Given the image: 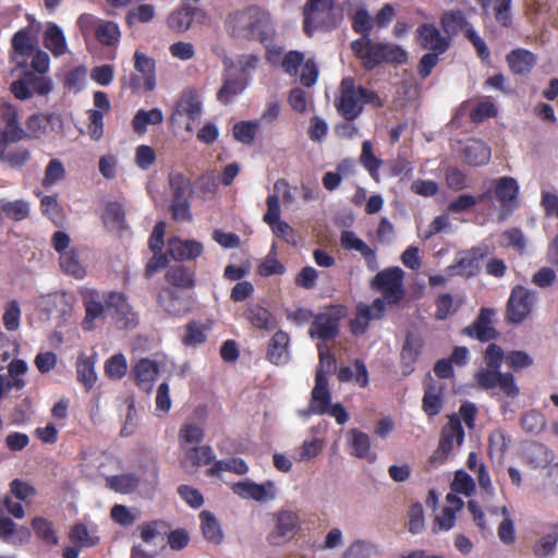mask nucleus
Returning a JSON list of instances; mask_svg holds the SVG:
<instances>
[{"label":"nucleus","mask_w":558,"mask_h":558,"mask_svg":"<svg viewBox=\"0 0 558 558\" xmlns=\"http://www.w3.org/2000/svg\"><path fill=\"white\" fill-rule=\"evenodd\" d=\"M225 28L236 40L257 41L262 45L274 41L276 36L271 14L256 4L230 12L225 21Z\"/></svg>","instance_id":"obj_1"},{"label":"nucleus","mask_w":558,"mask_h":558,"mask_svg":"<svg viewBox=\"0 0 558 558\" xmlns=\"http://www.w3.org/2000/svg\"><path fill=\"white\" fill-rule=\"evenodd\" d=\"M26 140V131L19 121V110L10 102L0 105V162L20 169L32 158L31 150L19 142Z\"/></svg>","instance_id":"obj_2"},{"label":"nucleus","mask_w":558,"mask_h":558,"mask_svg":"<svg viewBox=\"0 0 558 558\" xmlns=\"http://www.w3.org/2000/svg\"><path fill=\"white\" fill-rule=\"evenodd\" d=\"M366 104H372L377 108L384 106L376 92L356 85L353 77H344L340 83V96L335 100L339 116L347 121H355Z\"/></svg>","instance_id":"obj_3"},{"label":"nucleus","mask_w":558,"mask_h":558,"mask_svg":"<svg viewBox=\"0 0 558 558\" xmlns=\"http://www.w3.org/2000/svg\"><path fill=\"white\" fill-rule=\"evenodd\" d=\"M367 70H373L381 63L404 64L408 62V52L399 45L392 43L369 41L367 47L354 52Z\"/></svg>","instance_id":"obj_4"},{"label":"nucleus","mask_w":558,"mask_h":558,"mask_svg":"<svg viewBox=\"0 0 558 558\" xmlns=\"http://www.w3.org/2000/svg\"><path fill=\"white\" fill-rule=\"evenodd\" d=\"M335 0H306L303 8V29L312 36L318 28L337 27L333 19Z\"/></svg>","instance_id":"obj_5"},{"label":"nucleus","mask_w":558,"mask_h":558,"mask_svg":"<svg viewBox=\"0 0 558 558\" xmlns=\"http://www.w3.org/2000/svg\"><path fill=\"white\" fill-rule=\"evenodd\" d=\"M403 278L404 271L400 267H388L376 274L372 279L371 287L374 291L381 293L388 305H397L405 296Z\"/></svg>","instance_id":"obj_6"},{"label":"nucleus","mask_w":558,"mask_h":558,"mask_svg":"<svg viewBox=\"0 0 558 558\" xmlns=\"http://www.w3.org/2000/svg\"><path fill=\"white\" fill-rule=\"evenodd\" d=\"M52 87L50 77L33 71H25L19 80L11 84L10 89L15 98L26 100L34 95L47 96Z\"/></svg>","instance_id":"obj_7"},{"label":"nucleus","mask_w":558,"mask_h":558,"mask_svg":"<svg viewBox=\"0 0 558 558\" xmlns=\"http://www.w3.org/2000/svg\"><path fill=\"white\" fill-rule=\"evenodd\" d=\"M536 294L523 286L512 288L506 306V318L511 324L523 323L531 314Z\"/></svg>","instance_id":"obj_8"},{"label":"nucleus","mask_w":558,"mask_h":558,"mask_svg":"<svg viewBox=\"0 0 558 558\" xmlns=\"http://www.w3.org/2000/svg\"><path fill=\"white\" fill-rule=\"evenodd\" d=\"M134 69L138 74H131L129 88L132 93L141 90L151 92L156 87V61L154 58L136 50L134 53Z\"/></svg>","instance_id":"obj_9"},{"label":"nucleus","mask_w":558,"mask_h":558,"mask_svg":"<svg viewBox=\"0 0 558 558\" xmlns=\"http://www.w3.org/2000/svg\"><path fill=\"white\" fill-rule=\"evenodd\" d=\"M477 386L483 390H490L498 387L501 392L509 397L515 398L520 393V388L514 381L511 373H501L495 368H482L474 375Z\"/></svg>","instance_id":"obj_10"},{"label":"nucleus","mask_w":558,"mask_h":558,"mask_svg":"<svg viewBox=\"0 0 558 558\" xmlns=\"http://www.w3.org/2000/svg\"><path fill=\"white\" fill-rule=\"evenodd\" d=\"M341 318L342 314L335 306L327 312L316 314L308 329L310 337L322 341L336 339L340 333Z\"/></svg>","instance_id":"obj_11"},{"label":"nucleus","mask_w":558,"mask_h":558,"mask_svg":"<svg viewBox=\"0 0 558 558\" xmlns=\"http://www.w3.org/2000/svg\"><path fill=\"white\" fill-rule=\"evenodd\" d=\"M106 304L112 311L111 317L121 329H133L138 325V315L126 300L124 293L110 291L106 293Z\"/></svg>","instance_id":"obj_12"},{"label":"nucleus","mask_w":558,"mask_h":558,"mask_svg":"<svg viewBox=\"0 0 558 558\" xmlns=\"http://www.w3.org/2000/svg\"><path fill=\"white\" fill-rule=\"evenodd\" d=\"M80 295L85 308L82 328L85 331H92L95 328V320L102 318L106 310H108L106 293H100L96 289L85 288L80 291Z\"/></svg>","instance_id":"obj_13"},{"label":"nucleus","mask_w":558,"mask_h":558,"mask_svg":"<svg viewBox=\"0 0 558 558\" xmlns=\"http://www.w3.org/2000/svg\"><path fill=\"white\" fill-rule=\"evenodd\" d=\"M275 527L268 541L272 545H280L291 539L300 529V517L291 510H279L274 514Z\"/></svg>","instance_id":"obj_14"},{"label":"nucleus","mask_w":558,"mask_h":558,"mask_svg":"<svg viewBox=\"0 0 558 558\" xmlns=\"http://www.w3.org/2000/svg\"><path fill=\"white\" fill-rule=\"evenodd\" d=\"M495 311L489 307H482L476 319L463 329V333L477 339L481 342H488L498 338L499 332L493 326Z\"/></svg>","instance_id":"obj_15"},{"label":"nucleus","mask_w":558,"mask_h":558,"mask_svg":"<svg viewBox=\"0 0 558 558\" xmlns=\"http://www.w3.org/2000/svg\"><path fill=\"white\" fill-rule=\"evenodd\" d=\"M494 195L500 203L501 210L506 215L511 214L517 207L519 184L512 177H501L493 181Z\"/></svg>","instance_id":"obj_16"},{"label":"nucleus","mask_w":558,"mask_h":558,"mask_svg":"<svg viewBox=\"0 0 558 558\" xmlns=\"http://www.w3.org/2000/svg\"><path fill=\"white\" fill-rule=\"evenodd\" d=\"M416 34L420 46L432 52L442 54L450 46L449 40L441 35L440 31L434 24H421L416 29Z\"/></svg>","instance_id":"obj_17"},{"label":"nucleus","mask_w":558,"mask_h":558,"mask_svg":"<svg viewBox=\"0 0 558 558\" xmlns=\"http://www.w3.org/2000/svg\"><path fill=\"white\" fill-rule=\"evenodd\" d=\"M374 27V19L369 15L365 8H360L352 16V29L360 34L361 37L351 43V49L354 52H360L361 49L369 45L371 33Z\"/></svg>","instance_id":"obj_18"},{"label":"nucleus","mask_w":558,"mask_h":558,"mask_svg":"<svg viewBox=\"0 0 558 558\" xmlns=\"http://www.w3.org/2000/svg\"><path fill=\"white\" fill-rule=\"evenodd\" d=\"M205 17L202 9L192 4L182 3L181 8L174 10L167 19L168 26L178 33L187 31L194 21Z\"/></svg>","instance_id":"obj_19"},{"label":"nucleus","mask_w":558,"mask_h":558,"mask_svg":"<svg viewBox=\"0 0 558 558\" xmlns=\"http://www.w3.org/2000/svg\"><path fill=\"white\" fill-rule=\"evenodd\" d=\"M340 244L342 248L347 251L359 252L363 256L369 270L374 271L378 268L376 251L372 248L367 243H365L362 239H360L353 231H341Z\"/></svg>","instance_id":"obj_20"},{"label":"nucleus","mask_w":558,"mask_h":558,"mask_svg":"<svg viewBox=\"0 0 558 558\" xmlns=\"http://www.w3.org/2000/svg\"><path fill=\"white\" fill-rule=\"evenodd\" d=\"M424 347V341L418 333L407 332L401 349V366L404 376L410 375L414 371V364L418 360Z\"/></svg>","instance_id":"obj_21"},{"label":"nucleus","mask_w":558,"mask_h":558,"mask_svg":"<svg viewBox=\"0 0 558 558\" xmlns=\"http://www.w3.org/2000/svg\"><path fill=\"white\" fill-rule=\"evenodd\" d=\"M232 492L242 498H250L256 501L275 498V485L272 482L265 484H257L251 481L238 482L233 484Z\"/></svg>","instance_id":"obj_22"},{"label":"nucleus","mask_w":558,"mask_h":558,"mask_svg":"<svg viewBox=\"0 0 558 558\" xmlns=\"http://www.w3.org/2000/svg\"><path fill=\"white\" fill-rule=\"evenodd\" d=\"M331 401V393L328 388V378L323 372H316L315 386L312 390L310 412L318 415L326 414Z\"/></svg>","instance_id":"obj_23"},{"label":"nucleus","mask_w":558,"mask_h":558,"mask_svg":"<svg viewBox=\"0 0 558 558\" xmlns=\"http://www.w3.org/2000/svg\"><path fill=\"white\" fill-rule=\"evenodd\" d=\"M243 317L256 329L272 330L278 326L276 316L258 303H248Z\"/></svg>","instance_id":"obj_24"},{"label":"nucleus","mask_w":558,"mask_h":558,"mask_svg":"<svg viewBox=\"0 0 558 558\" xmlns=\"http://www.w3.org/2000/svg\"><path fill=\"white\" fill-rule=\"evenodd\" d=\"M169 254L174 260H191L203 254L204 246L195 240L169 239Z\"/></svg>","instance_id":"obj_25"},{"label":"nucleus","mask_w":558,"mask_h":558,"mask_svg":"<svg viewBox=\"0 0 558 558\" xmlns=\"http://www.w3.org/2000/svg\"><path fill=\"white\" fill-rule=\"evenodd\" d=\"M158 373L159 368L156 362L147 357L141 359L132 369L136 386L145 392H149L153 389V383Z\"/></svg>","instance_id":"obj_26"},{"label":"nucleus","mask_w":558,"mask_h":558,"mask_svg":"<svg viewBox=\"0 0 558 558\" xmlns=\"http://www.w3.org/2000/svg\"><path fill=\"white\" fill-rule=\"evenodd\" d=\"M201 113L202 102L197 92L194 88L184 89L175 104L173 116H186L194 121L201 117Z\"/></svg>","instance_id":"obj_27"},{"label":"nucleus","mask_w":558,"mask_h":558,"mask_svg":"<svg viewBox=\"0 0 558 558\" xmlns=\"http://www.w3.org/2000/svg\"><path fill=\"white\" fill-rule=\"evenodd\" d=\"M289 342L290 337L286 331L275 332L268 342L267 360L275 365L287 363L289 360Z\"/></svg>","instance_id":"obj_28"},{"label":"nucleus","mask_w":558,"mask_h":558,"mask_svg":"<svg viewBox=\"0 0 558 558\" xmlns=\"http://www.w3.org/2000/svg\"><path fill=\"white\" fill-rule=\"evenodd\" d=\"M43 44L56 58L65 54L68 51L64 33L62 28L53 22L47 24L44 32Z\"/></svg>","instance_id":"obj_29"},{"label":"nucleus","mask_w":558,"mask_h":558,"mask_svg":"<svg viewBox=\"0 0 558 558\" xmlns=\"http://www.w3.org/2000/svg\"><path fill=\"white\" fill-rule=\"evenodd\" d=\"M464 440V429L461 420L457 414L448 417V423L442 427L440 433L439 444L442 448L453 450V444L461 446Z\"/></svg>","instance_id":"obj_30"},{"label":"nucleus","mask_w":558,"mask_h":558,"mask_svg":"<svg viewBox=\"0 0 558 558\" xmlns=\"http://www.w3.org/2000/svg\"><path fill=\"white\" fill-rule=\"evenodd\" d=\"M507 62L514 74L525 75L536 64V56L527 49L517 48L507 54Z\"/></svg>","instance_id":"obj_31"},{"label":"nucleus","mask_w":558,"mask_h":558,"mask_svg":"<svg viewBox=\"0 0 558 558\" xmlns=\"http://www.w3.org/2000/svg\"><path fill=\"white\" fill-rule=\"evenodd\" d=\"M511 2L512 0H478L485 11L492 9L495 21L505 28H510L513 23Z\"/></svg>","instance_id":"obj_32"},{"label":"nucleus","mask_w":558,"mask_h":558,"mask_svg":"<svg viewBox=\"0 0 558 558\" xmlns=\"http://www.w3.org/2000/svg\"><path fill=\"white\" fill-rule=\"evenodd\" d=\"M166 281L172 287L190 290L195 287V272L183 265H174L168 268L165 275Z\"/></svg>","instance_id":"obj_33"},{"label":"nucleus","mask_w":558,"mask_h":558,"mask_svg":"<svg viewBox=\"0 0 558 558\" xmlns=\"http://www.w3.org/2000/svg\"><path fill=\"white\" fill-rule=\"evenodd\" d=\"M485 257V252L480 247H473L462 256L453 266L457 274L464 277L477 275L481 268V262Z\"/></svg>","instance_id":"obj_34"},{"label":"nucleus","mask_w":558,"mask_h":558,"mask_svg":"<svg viewBox=\"0 0 558 558\" xmlns=\"http://www.w3.org/2000/svg\"><path fill=\"white\" fill-rule=\"evenodd\" d=\"M490 156L489 146L481 140L471 141L463 149L465 162L473 167L488 163Z\"/></svg>","instance_id":"obj_35"},{"label":"nucleus","mask_w":558,"mask_h":558,"mask_svg":"<svg viewBox=\"0 0 558 558\" xmlns=\"http://www.w3.org/2000/svg\"><path fill=\"white\" fill-rule=\"evenodd\" d=\"M444 407V386L427 385L425 387L422 409L429 417L438 415Z\"/></svg>","instance_id":"obj_36"},{"label":"nucleus","mask_w":558,"mask_h":558,"mask_svg":"<svg viewBox=\"0 0 558 558\" xmlns=\"http://www.w3.org/2000/svg\"><path fill=\"white\" fill-rule=\"evenodd\" d=\"M350 436L352 456L365 459L368 462H374L377 459V454L371 450V438L366 433L353 428L350 430Z\"/></svg>","instance_id":"obj_37"},{"label":"nucleus","mask_w":558,"mask_h":558,"mask_svg":"<svg viewBox=\"0 0 558 558\" xmlns=\"http://www.w3.org/2000/svg\"><path fill=\"white\" fill-rule=\"evenodd\" d=\"M214 459L215 452L210 446H194L185 451L182 465L198 468L211 463Z\"/></svg>","instance_id":"obj_38"},{"label":"nucleus","mask_w":558,"mask_h":558,"mask_svg":"<svg viewBox=\"0 0 558 558\" xmlns=\"http://www.w3.org/2000/svg\"><path fill=\"white\" fill-rule=\"evenodd\" d=\"M172 201H190L193 194L191 180L181 172L169 174Z\"/></svg>","instance_id":"obj_39"},{"label":"nucleus","mask_w":558,"mask_h":558,"mask_svg":"<svg viewBox=\"0 0 558 558\" xmlns=\"http://www.w3.org/2000/svg\"><path fill=\"white\" fill-rule=\"evenodd\" d=\"M102 220L106 226L119 231H122L128 227L124 207L119 202H109L106 205Z\"/></svg>","instance_id":"obj_40"},{"label":"nucleus","mask_w":558,"mask_h":558,"mask_svg":"<svg viewBox=\"0 0 558 558\" xmlns=\"http://www.w3.org/2000/svg\"><path fill=\"white\" fill-rule=\"evenodd\" d=\"M95 37L102 46L114 47L121 38L119 25L112 21L101 22L95 28Z\"/></svg>","instance_id":"obj_41"},{"label":"nucleus","mask_w":558,"mask_h":558,"mask_svg":"<svg viewBox=\"0 0 558 558\" xmlns=\"http://www.w3.org/2000/svg\"><path fill=\"white\" fill-rule=\"evenodd\" d=\"M199 518L204 537L213 544H220L222 542L223 534L215 515L209 511H202Z\"/></svg>","instance_id":"obj_42"},{"label":"nucleus","mask_w":558,"mask_h":558,"mask_svg":"<svg viewBox=\"0 0 558 558\" xmlns=\"http://www.w3.org/2000/svg\"><path fill=\"white\" fill-rule=\"evenodd\" d=\"M162 120V112L158 108H154L148 111L140 109L132 120V126L135 133L144 134L149 124H160Z\"/></svg>","instance_id":"obj_43"},{"label":"nucleus","mask_w":558,"mask_h":558,"mask_svg":"<svg viewBox=\"0 0 558 558\" xmlns=\"http://www.w3.org/2000/svg\"><path fill=\"white\" fill-rule=\"evenodd\" d=\"M140 480L136 475L128 473L106 477V485L116 493L129 494L138 487Z\"/></svg>","instance_id":"obj_44"},{"label":"nucleus","mask_w":558,"mask_h":558,"mask_svg":"<svg viewBox=\"0 0 558 558\" xmlns=\"http://www.w3.org/2000/svg\"><path fill=\"white\" fill-rule=\"evenodd\" d=\"M246 85V81H242L240 77H225L222 86L217 93L218 101L223 105L229 104L235 96L244 90Z\"/></svg>","instance_id":"obj_45"},{"label":"nucleus","mask_w":558,"mask_h":558,"mask_svg":"<svg viewBox=\"0 0 558 558\" xmlns=\"http://www.w3.org/2000/svg\"><path fill=\"white\" fill-rule=\"evenodd\" d=\"M435 304V319L446 320L449 316L453 315L460 308L462 300H454V298L450 293H441L437 296Z\"/></svg>","instance_id":"obj_46"},{"label":"nucleus","mask_w":558,"mask_h":558,"mask_svg":"<svg viewBox=\"0 0 558 558\" xmlns=\"http://www.w3.org/2000/svg\"><path fill=\"white\" fill-rule=\"evenodd\" d=\"M32 527L38 538L47 545H57L59 537L53 527V523L46 518L36 517L32 521Z\"/></svg>","instance_id":"obj_47"},{"label":"nucleus","mask_w":558,"mask_h":558,"mask_svg":"<svg viewBox=\"0 0 558 558\" xmlns=\"http://www.w3.org/2000/svg\"><path fill=\"white\" fill-rule=\"evenodd\" d=\"M222 471H229L239 475H243L247 473L248 466L245 461L240 458L219 460L216 461L210 469H208L207 474L209 476H219Z\"/></svg>","instance_id":"obj_48"},{"label":"nucleus","mask_w":558,"mask_h":558,"mask_svg":"<svg viewBox=\"0 0 558 558\" xmlns=\"http://www.w3.org/2000/svg\"><path fill=\"white\" fill-rule=\"evenodd\" d=\"M77 380L89 390L96 383L97 375L95 372V364L90 357H80L76 363Z\"/></svg>","instance_id":"obj_49"},{"label":"nucleus","mask_w":558,"mask_h":558,"mask_svg":"<svg viewBox=\"0 0 558 558\" xmlns=\"http://www.w3.org/2000/svg\"><path fill=\"white\" fill-rule=\"evenodd\" d=\"M60 266L62 270L77 279H82L86 271L82 266L78 255L74 250H70L60 255Z\"/></svg>","instance_id":"obj_50"},{"label":"nucleus","mask_w":558,"mask_h":558,"mask_svg":"<svg viewBox=\"0 0 558 558\" xmlns=\"http://www.w3.org/2000/svg\"><path fill=\"white\" fill-rule=\"evenodd\" d=\"M156 12L153 4H140L131 9L125 15V23L132 27L137 23L146 24L155 19Z\"/></svg>","instance_id":"obj_51"},{"label":"nucleus","mask_w":558,"mask_h":558,"mask_svg":"<svg viewBox=\"0 0 558 558\" xmlns=\"http://www.w3.org/2000/svg\"><path fill=\"white\" fill-rule=\"evenodd\" d=\"M169 529L170 525L160 519L144 522L138 526L140 536L145 543H150L155 537L167 534Z\"/></svg>","instance_id":"obj_52"},{"label":"nucleus","mask_w":558,"mask_h":558,"mask_svg":"<svg viewBox=\"0 0 558 558\" xmlns=\"http://www.w3.org/2000/svg\"><path fill=\"white\" fill-rule=\"evenodd\" d=\"M440 24L448 34H456L469 25L460 10L445 12L440 19Z\"/></svg>","instance_id":"obj_53"},{"label":"nucleus","mask_w":558,"mask_h":558,"mask_svg":"<svg viewBox=\"0 0 558 558\" xmlns=\"http://www.w3.org/2000/svg\"><path fill=\"white\" fill-rule=\"evenodd\" d=\"M64 179L65 169L63 163L61 162V160L53 158L46 166L41 185L45 189H49Z\"/></svg>","instance_id":"obj_54"},{"label":"nucleus","mask_w":558,"mask_h":558,"mask_svg":"<svg viewBox=\"0 0 558 558\" xmlns=\"http://www.w3.org/2000/svg\"><path fill=\"white\" fill-rule=\"evenodd\" d=\"M490 197V191L480 194L477 197L471 194H461L452 201L448 208L451 213H461L474 207L477 202H484Z\"/></svg>","instance_id":"obj_55"},{"label":"nucleus","mask_w":558,"mask_h":558,"mask_svg":"<svg viewBox=\"0 0 558 558\" xmlns=\"http://www.w3.org/2000/svg\"><path fill=\"white\" fill-rule=\"evenodd\" d=\"M50 119L44 114H33L26 121V138H40L47 133Z\"/></svg>","instance_id":"obj_56"},{"label":"nucleus","mask_w":558,"mask_h":558,"mask_svg":"<svg viewBox=\"0 0 558 558\" xmlns=\"http://www.w3.org/2000/svg\"><path fill=\"white\" fill-rule=\"evenodd\" d=\"M520 424L526 433L538 434L544 429L546 421L539 411L530 410L521 416Z\"/></svg>","instance_id":"obj_57"},{"label":"nucleus","mask_w":558,"mask_h":558,"mask_svg":"<svg viewBox=\"0 0 558 558\" xmlns=\"http://www.w3.org/2000/svg\"><path fill=\"white\" fill-rule=\"evenodd\" d=\"M21 307L16 300H11L5 304L4 313L2 315L3 326L8 331H15L20 328L21 324Z\"/></svg>","instance_id":"obj_58"},{"label":"nucleus","mask_w":558,"mask_h":558,"mask_svg":"<svg viewBox=\"0 0 558 558\" xmlns=\"http://www.w3.org/2000/svg\"><path fill=\"white\" fill-rule=\"evenodd\" d=\"M257 130L258 123L253 121H241L232 129L234 138L246 145L254 142Z\"/></svg>","instance_id":"obj_59"},{"label":"nucleus","mask_w":558,"mask_h":558,"mask_svg":"<svg viewBox=\"0 0 558 558\" xmlns=\"http://www.w3.org/2000/svg\"><path fill=\"white\" fill-rule=\"evenodd\" d=\"M157 302L169 314L178 315L181 312L179 295L171 288H162L157 295Z\"/></svg>","instance_id":"obj_60"},{"label":"nucleus","mask_w":558,"mask_h":558,"mask_svg":"<svg viewBox=\"0 0 558 558\" xmlns=\"http://www.w3.org/2000/svg\"><path fill=\"white\" fill-rule=\"evenodd\" d=\"M126 372V359L122 353L112 355L105 364V373L110 379H121Z\"/></svg>","instance_id":"obj_61"},{"label":"nucleus","mask_w":558,"mask_h":558,"mask_svg":"<svg viewBox=\"0 0 558 558\" xmlns=\"http://www.w3.org/2000/svg\"><path fill=\"white\" fill-rule=\"evenodd\" d=\"M12 47L16 53L23 57H28L33 53L34 46L28 28H22L13 35Z\"/></svg>","instance_id":"obj_62"},{"label":"nucleus","mask_w":558,"mask_h":558,"mask_svg":"<svg viewBox=\"0 0 558 558\" xmlns=\"http://www.w3.org/2000/svg\"><path fill=\"white\" fill-rule=\"evenodd\" d=\"M360 160L369 174L375 178L383 161L374 155L369 141L363 142Z\"/></svg>","instance_id":"obj_63"},{"label":"nucleus","mask_w":558,"mask_h":558,"mask_svg":"<svg viewBox=\"0 0 558 558\" xmlns=\"http://www.w3.org/2000/svg\"><path fill=\"white\" fill-rule=\"evenodd\" d=\"M2 211L8 218L15 221H21L28 217L29 205L23 199L7 202L2 205Z\"/></svg>","instance_id":"obj_64"}]
</instances>
